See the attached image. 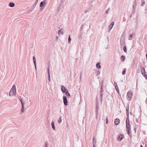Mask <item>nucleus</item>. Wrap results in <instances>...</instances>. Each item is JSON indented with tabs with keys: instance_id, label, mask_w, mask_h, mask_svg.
Returning a JSON list of instances; mask_svg holds the SVG:
<instances>
[{
	"instance_id": "obj_3",
	"label": "nucleus",
	"mask_w": 147,
	"mask_h": 147,
	"mask_svg": "<svg viewBox=\"0 0 147 147\" xmlns=\"http://www.w3.org/2000/svg\"><path fill=\"white\" fill-rule=\"evenodd\" d=\"M63 102L64 103V105L65 106L67 105V97L65 96H63Z\"/></svg>"
},
{
	"instance_id": "obj_7",
	"label": "nucleus",
	"mask_w": 147,
	"mask_h": 147,
	"mask_svg": "<svg viewBox=\"0 0 147 147\" xmlns=\"http://www.w3.org/2000/svg\"><path fill=\"white\" fill-rule=\"evenodd\" d=\"M63 29L61 28L60 30L58 31V33L59 35H63Z\"/></svg>"
},
{
	"instance_id": "obj_16",
	"label": "nucleus",
	"mask_w": 147,
	"mask_h": 147,
	"mask_svg": "<svg viewBox=\"0 0 147 147\" xmlns=\"http://www.w3.org/2000/svg\"><path fill=\"white\" fill-rule=\"evenodd\" d=\"M65 94H66V95L68 97H70V95L68 91L65 92Z\"/></svg>"
},
{
	"instance_id": "obj_37",
	"label": "nucleus",
	"mask_w": 147,
	"mask_h": 147,
	"mask_svg": "<svg viewBox=\"0 0 147 147\" xmlns=\"http://www.w3.org/2000/svg\"><path fill=\"white\" fill-rule=\"evenodd\" d=\"M88 12V10L87 9H86L85 10L84 12L85 13H86Z\"/></svg>"
},
{
	"instance_id": "obj_22",
	"label": "nucleus",
	"mask_w": 147,
	"mask_h": 147,
	"mask_svg": "<svg viewBox=\"0 0 147 147\" xmlns=\"http://www.w3.org/2000/svg\"><path fill=\"white\" fill-rule=\"evenodd\" d=\"M95 73L96 74H97V75L99 74H100V71H99V70L98 69L96 70L95 71Z\"/></svg>"
},
{
	"instance_id": "obj_25",
	"label": "nucleus",
	"mask_w": 147,
	"mask_h": 147,
	"mask_svg": "<svg viewBox=\"0 0 147 147\" xmlns=\"http://www.w3.org/2000/svg\"><path fill=\"white\" fill-rule=\"evenodd\" d=\"M61 117H60V118H59L58 120V122L59 123H60L61 122Z\"/></svg>"
},
{
	"instance_id": "obj_29",
	"label": "nucleus",
	"mask_w": 147,
	"mask_h": 147,
	"mask_svg": "<svg viewBox=\"0 0 147 147\" xmlns=\"http://www.w3.org/2000/svg\"><path fill=\"white\" fill-rule=\"evenodd\" d=\"M95 140L94 138H93V144H94V143H95Z\"/></svg>"
},
{
	"instance_id": "obj_32",
	"label": "nucleus",
	"mask_w": 147,
	"mask_h": 147,
	"mask_svg": "<svg viewBox=\"0 0 147 147\" xmlns=\"http://www.w3.org/2000/svg\"><path fill=\"white\" fill-rule=\"evenodd\" d=\"M48 75H50V72H49V68L48 67Z\"/></svg>"
},
{
	"instance_id": "obj_38",
	"label": "nucleus",
	"mask_w": 147,
	"mask_h": 147,
	"mask_svg": "<svg viewBox=\"0 0 147 147\" xmlns=\"http://www.w3.org/2000/svg\"><path fill=\"white\" fill-rule=\"evenodd\" d=\"M136 0H135L134 2V3L135 4V5H136ZM135 6H136V5H135Z\"/></svg>"
},
{
	"instance_id": "obj_44",
	"label": "nucleus",
	"mask_w": 147,
	"mask_h": 147,
	"mask_svg": "<svg viewBox=\"0 0 147 147\" xmlns=\"http://www.w3.org/2000/svg\"><path fill=\"white\" fill-rule=\"evenodd\" d=\"M81 74H80V79L81 78H82V76H81Z\"/></svg>"
},
{
	"instance_id": "obj_36",
	"label": "nucleus",
	"mask_w": 147,
	"mask_h": 147,
	"mask_svg": "<svg viewBox=\"0 0 147 147\" xmlns=\"http://www.w3.org/2000/svg\"><path fill=\"white\" fill-rule=\"evenodd\" d=\"M58 37L57 36H56V40H58Z\"/></svg>"
},
{
	"instance_id": "obj_19",
	"label": "nucleus",
	"mask_w": 147,
	"mask_h": 147,
	"mask_svg": "<svg viewBox=\"0 0 147 147\" xmlns=\"http://www.w3.org/2000/svg\"><path fill=\"white\" fill-rule=\"evenodd\" d=\"M130 128H126V131H127V133L128 135H129V131H130Z\"/></svg>"
},
{
	"instance_id": "obj_1",
	"label": "nucleus",
	"mask_w": 147,
	"mask_h": 147,
	"mask_svg": "<svg viewBox=\"0 0 147 147\" xmlns=\"http://www.w3.org/2000/svg\"><path fill=\"white\" fill-rule=\"evenodd\" d=\"M16 86L13 85L9 93V96H10L16 95Z\"/></svg>"
},
{
	"instance_id": "obj_31",
	"label": "nucleus",
	"mask_w": 147,
	"mask_h": 147,
	"mask_svg": "<svg viewBox=\"0 0 147 147\" xmlns=\"http://www.w3.org/2000/svg\"><path fill=\"white\" fill-rule=\"evenodd\" d=\"M48 78H49V82H51V79H50V75H48Z\"/></svg>"
},
{
	"instance_id": "obj_43",
	"label": "nucleus",
	"mask_w": 147,
	"mask_h": 147,
	"mask_svg": "<svg viewBox=\"0 0 147 147\" xmlns=\"http://www.w3.org/2000/svg\"><path fill=\"white\" fill-rule=\"evenodd\" d=\"M93 147H95V144H93Z\"/></svg>"
},
{
	"instance_id": "obj_40",
	"label": "nucleus",
	"mask_w": 147,
	"mask_h": 147,
	"mask_svg": "<svg viewBox=\"0 0 147 147\" xmlns=\"http://www.w3.org/2000/svg\"><path fill=\"white\" fill-rule=\"evenodd\" d=\"M108 10H107L106 11V13H107L108 12Z\"/></svg>"
},
{
	"instance_id": "obj_20",
	"label": "nucleus",
	"mask_w": 147,
	"mask_h": 147,
	"mask_svg": "<svg viewBox=\"0 0 147 147\" xmlns=\"http://www.w3.org/2000/svg\"><path fill=\"white\" fill-rule=\"evenodd\" d=\"M125 57L123 56H122L121 57V59L122 61H124L125 60Z\"/></svg>"
},
{
	"instance_id": "obj_23",
	"label": "nucleus",
	"mask_w": 147,
	"mask_h": 147,
	"mask_svg": "<svg viewBox=\"0 0 147 147\" xmlns=\"http://www.w3.org/2000/svg\"><path fill=\"white\" fill-rule=\"evenodd\" d=\"M71 40V39L70 38V36L69 35V38H68V43H70Z\"/></svg>"
},
{
	"instance_id": "obj_45",
	"label": "nucleus",
	"mask_w": 147,
	"mask_h": 147,
	"mask_svg": "<svg viewBox=\"0 0 147 147\" xmlns=\"http://www.w3.org/2000/svg\"><path fill=\"white\" fill-rule=\"evenodd\" d=\"M140 147H143V146H142V145H141L140 146Z\"/></svg>"
},
{
	"instance_id": "obj_34",
	"label": "nucleus",
	"mask_w": 147,
	"mask_h": 147,
	"mask_svg": "<svg viewBox=\"0 0 147 147\" xmlns=\"http://www.w3.org/2000/svg\"><path fill=\"white\" fill-rule=\"evenodd\" d=\"M108 118H107L106 119V123H108Z\"/></svg>"
},
{
	"instance_id": "obj_14",
	"label": "nucleus",
	"mask_w": 147,
	"mask_h": 147,
	"mask_svg": "<svg viewBox=\"0 0 147 147\" xmlns=\"http://www.w3.org/2000/svg\"><path fill=\"white\" fill-rule=\"evenodd\" d=\"M9 6L11 7H13L14 6L15 4L13 2H10L9 3Z\"/></svg>"
},
{
	"instance_id": "obj_9",
	"label": "nucleus",
	"mask_w": 147,
	"mask_h": 147,
	"mask_svg": "<svg viewBox=\"0 0 147 147\" xmlns=\"http://www.w3.org/2000/svg\"><path fill=\"white\" fill-rule=\"evenodd\" d=\"M119 123V120L118 119H116L114 121V123L116 125H117Z\"/></svg>"
},
{
	"instance_id": "obj_28",
	"label": "nucleus",
	"mask_w": 147,
	"mask_h": 147,
	"mask_svg": "<svg viewBox=\"0 0 147 147\" xmlns=\"http://www.w3.org/2000/svg\"><path fill=\"white\" fill-rule=\"evenodd\" d=\"M44 7H40V10L41 11H42V10H43Z\"/></svg>"
},
{
	"instance_id": "obj_49",
	"label": "nucleus",
	"mask_w": 147,
	"mask_h": 147,
	"mask_svg": "<svg viewBox=\"0 0 147 147\" xmlns=\"http://www.w3.org/2000/svg\"><path fill=\"white\" fill-rule=\"evenodd\" d=\"M101 89H102V87H101Z\"/></svg>"
},
{
	"instance_id": "obj_12",
	"label": "nucleus",
	"mask_w": 147,
	"mask_h": 147,
	"mask_svg": "<svg viewBox=\"0 0 147 147\" xmlns=\"http://www.w3.org/2000/svg\"><path fill=\"white\" fill-rule=\"evenodd\" d=\"M114 85L115 87V89L116 90L117 92L118 93H119V90L118 88V87L117 86V84L116 82L114 83Z\"/></svg>"
},
{
	"instance_id": "obj_41",
	"label": "nucleus",
	"mask_w": 147,
	"mask_h": 147,
	"mask_svg": "<svg viewBox=\"0 0 147 147\" xmlns=\"http://www.w3.org/2000/svg\"><path fill=\"white\" fill-rule=\"evenodd\" d=\"M47 144L46 143L45 144V147H47Z\"/></svg>"
},
{
	"instance_id": "obj_33",
	"label": "nucleus",
	"mask_w": 147,
	"mask_h": 147,
	"mask_svg": "<svg viewBox=\"0 0 147 147\" xmlns=\"http://www.w3.org/2000/svg\"><path fill=\"white\" fill-rule=\"evenodd\" d=\"M22 103V106H23V107H24V103L23 102H22V103Z\"/></svg>"
},
{
	"instance_id": "obj_17",
	"label": "nucleus",
	"mask_w": 147,
	"mask_h": 147,
	"mask_svg": "<svg viewBox=\"0 0 147 147\" xmlns=\"http://www.w3.org/2000/svg\"><path fill=\"white\" fill-rule=\"evenodd\" d=\"M85 25H86L87 26V28H90V24L89 23L87 22L85 24Z\"/></svg>"
},
{
	"instance_id": "obj_48",
	"label": "nucleus",
	"mask_w": 147,
	"mask_h": 147,
	"mask_svg": "<svg viewBox=\"0 0 147 147\" xmlns=\"http://www.w3.org/2000/svg\"><path fill=\"white\" fill-rule=\"evenodd\" d=\"M146 147H147V145H146Z\"/></svg>"
},
{
	"instance_id": "obj_39",
	"label": "nucleus",
	"mask_w": 147,
	"mask_h": 147,
	"mask_svg": "<svg viewBox=\"0 0 147 147\" xmlns=\"http://www.w3.org/2000/svg\"><path fill=\"white\" fill-rule=\"evenodd\" d=\"M132 36L131 34L129 36V37H130V38H132Z\"/></svg>"
},
{
	"instance_id": "obj_15",
	"label": "nucleus",
	"mask_w": 147,
	"mask_h": 147,
	"mask_svg": "<svg viewBox=\"0 0 147 147\" xmlns=\"http://www.w3.org/2000/svg\"><path fill=\"white\" fill-rule=\"evenodd\" d=\"M51 125L52 126L53 129V130H55V127L54 125V122L52 121L51 123Z\"/></svg>"
},
{
	"instance_id": "obj_4",
	"label": "nucleus",
	"mask_w": 147,
	"mask_h": 147,
	"mask_svg": "<svg viewBox=\"0 0 147 147\" xmlns=\"http://www.w3.org/2000/svg\"><path fill=\"white\" fill-rule=\"evenodd\" d=\"M126 128H130L129 120L128 118H127L126 119Z\"/></svg>"
},
{
	"instance_id": "obj_6",
	"label": "nucleus",
	"mask_w": 147,
	"mask_h": 147,
	"mask_svg": "<svg viewBox=\"0 0 147 147\" xmlns=\"http://www.w3.org/2000/svg\"><path fill=\"white\" fill-rule=\"evenodd\" d=\"M61 89L62 91L63 92H65L68 91V90L67 89L65 88V86H62Z\"/></svg>"
},
{
	"instance_id": "obj_13",
	"label": "nucleus",
	"mask_w": 147,
	"mask_h": 147,
	"mask_svg": "<svg viewBox=\"0 0 147 147\" xmlns=\"http://www.w3.org/2000/svg\"><path fill=\"white\" fill-rule=\"evenodd\" d=\"M126 113L127 115V117H128L129 115V107L128 106H127L126 107Z\"/></svg>"
},
{
	"instance_id": "obj_27",
	"label": "nucleus",
	"mask_w": 147,
	"mask_h": 147,
	"mask_svg": "<svg viewBox=\"0 0 147 147\" xmlns=\"http://www.w3.org/2000/svg\"><path fill=\"white\" fill-rule=\"evenodd\" d=\"M82 38V36H80L79 37V39H78L79 41H81V39Z\"/></svg>"
},
{
	"instance_id": "obj_8",
	"label": "nucleus",
	"mask_w": 147,
	"mask_h": 147,
	"mask_svg": "<svg viewBox=\"0 0 147 147\" xmlns=\"http://www.w3.org/2000/svg\"><path fill=\"white\" fill-rule=\"evenodd\" d=\"M123 135H120L117 138V140L119 141H121L123 139Z\"/></svg>"
},
{
	"instance_id": "obj_46",
	"label": "nucleus",
	"mask_w": 147,
	"mask_h": 147,
	"mask_svg": "<svg viewBox=\"0 0 147 147\" xmlns=\"http://www.w3.org/2000/svg\"><path fill=\"white\" fill-rule=\"evenodd\" d=\"M134 5H133V7H134Z\"/></svg>"
},
{
	"instance_id": "obj_35",
	"label": "nucleus",
	"mask_w": 147,
	"mask_h": 147,
	"mask_svg": "<svg viewBox=\"0 0 147 147\" xmlns=\"http://www.w3.org/2000/svg\"><path fill=\"white\" fill-rule=\"evenodd\" d=\"M20 101L21 103H22V102H23V101H22L23 100L21 98H20Z\"/></svg>"
},
{
	"instance_id": "obj_47",
	"label": "nucleus",
	"mask_w": 147,
	"mask_h": 147,
	"mask_svg": "<svg viewBox=\"0 0 147 147\" xmlns=\"http://www.w3.org/2000/svg\"><path fill=\"white\" fill-rule=\"evenodd\" d=\"M82 27H83V25H82V26H81L82 28Z\"/></svg>"
},
{
	"instance_id": "obj_30",
	"label": "nucleus",
	"mask_w": 147,
	"mask_h": 147,
	"mask_svg": "<svg viewBox=\"0 0 147 147\" xmlns=\"http://www.w3.org/2000/svg\"><path fill=\"white\" fill-rule=\"evenodd\" d=\"M125 70H123L122 72V74L123 75H124L125 74Z\"/></svg>"
},
{
	"instance_id": "obj_21",
	"label": "nucleus",
	"mask_w": 147,
	"mask_h": 147,
	"mask_svg": "<svg viewBox=\"0 0 147 147\" xmlns=\"http://www.w3.org/2000/svg\"><path fill=\"white\" fill-rule=\"evenodd\" d=\"M141 1L142 3L141 5V6H143L145 4V2L144 0H142Z\"/></svg>"
},
{
	"instance_id": "obj_18",
	"label": "nucleus",
	"mask_w": 147,
	"mask_h": 147,
	"mask_svg": "<svg viewBox=\"0 0 147 147\" xmlns=\"http://www.w3.org/2000/svg\"><path fill=\"white\" fill-rule=\"evenodd\" d=\"M96 67L98 69H100L101 67V66L100 65L99 63H97L96 65Z\"/></svg>"
},
{
	"instance_id": "obj_10",
	"label": "nucleus",
	"mask_w": 147,
	"mask_h": 147,
	"mask_svg": "<svg viewBox=\"0 0 147 147\" xmlns=\"http://www.w3.org/2000/svg\"><path fill=\"white\" fill-rule=\"evenodd\" d=\"M114 23L113 22H112L111 23V24L110 25L109 27V29L110 30H111L112 29L113 25H114Z\"/></svg>"
},
{
	"instance_id": "obj_11",
	"label": "nucleus",
	"mask_w": 147,
	"mask_h": 147,
	"mask_svg": "<svg viewBox=\"0 0 147 147\" xmlns=\"http://www.w3.org/2000/svg\"><path fill=\"white\" fill-rule=\"evenodd\" d=\"M33 59L34 62V65L35 66V69L36 70V58L34 57H33Z\"/></svg>"
},
{
	"instance_id": "obj_24",
	"label": "nucleus",
	"mask_w": 147,
	"mask_h": 147,
	"mask_svg": "<svg viewBox=\"0 0 147 147\" xmlns=\"http://www.w3.org/2000/svg\"><path fill=\"white\" fill-rule=\"evenodd\" d=\"M123 51L125 52H127V49L126 46H125L123 47Z\"/></svg>"
},
{
	"instance_id": "obj_26",
	"label": "nucleus",
	"mask_w": 147,
	"mask_h": 147,
	"mask_svg": "<svg viewBox=\"0 0 147 147\" xmlns=\"http://www.w3.org/2000/svg\"><path fill=\"white\" fill-rule=\"evenodd\" d=\"M24 107H23V106H22V109H21V111L22 112L24 113Z\"/></svg>"
},
{
	"instance_id": "obj_42",
	"label": "nucleus",
	"mask_w": 147,
	"mask_h": 147,
	"mask_svg": "<svg viewBox=\"0 0 147 147\" xmlns=\"http://www.w3.org/2000/svg\"><path fill=\"white\" fill-rule=\"evenodd\" d=\"M38 0H36V1H35V3H37L38 1Z\"/></svg>"
},
{
	"instance_id": "obj_5",
	"label": "nucleus",
	"mask_w": 147,
	"mask_h": 147,
	"mask_svg": "<svg viewBox=\"0 0 147 147\" xmlns=\"http://www.w3.org/2000/svg\"><path fill=\"white\" fill-rule=\"evenodd\" d=\"M133 96V94L131 92H128L127 93V96L128 97V98H129V99H128L129 100H130V99Z\"/></svg>"
},
{
	"instance_id": "obj_2",
	"label": "nucleus",
	"mask_w": 147,
	"mask_h": 147,
	"mask_svg": "<svg viewBox=\"0 0 147 147\" xmlns=\"http://www.w3.org/2000/svg\"><path fill=\"white\" fill-rule=\"evenodd\" d=\"M47 4V0H44L43 1L40 2V7H45Z\"/></svg>"
}]
</instances>
